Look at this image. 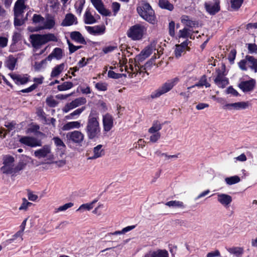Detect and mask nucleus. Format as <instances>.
<instances>
[{"label": "nucleus", "mask_w": 257, "mask_h": 257, "mask_svg": "<svg viewBox=\"0 0 257 257\" xmlns=\"http://www.w3.org/2000/svg\"><path fill=\"white\" fill-rule=\"evenodd\" d=\"M104 152L102 149V145H98L93 149V155L89 158V159L94 160L101 157L104 155Z\"/></svg>", "instance_id": "c85d7f7f"}, {"label": "nucleus", "mask_w": 257, "mask_h": 257, "mask_svg": "<svg viewBox=\"0 0 257 257\" xmlns=\"http://www.w3.org/2000/svg\"><path fill=\"white\" fill-rule=\"evenodd\" d=\"M23 231L20 230L19 231H18L15 235L13 236V237L7 240L5 242V244L6 245H8L11 243H12L17 237H21V240H23V238H22V235H23Z\"/></svg>", "instance_id": "49530a36"}, {"label": "nucleus", "mask_w": 257, "mask_h": 257, "mask_svg": "<svg viewBox=\"0 0 257 257\" xmlns=\"http://www.w3.org/2000/svg\"><path fill=\"white\" fill-rule=\"evenodd\" d=\"M120 4L117 2H113L112 4V9L114 13V15L115 16L120 9Z\"/></svg>", "instance_id": "774afa93"}, {"label": "nucleus", "mask_w": 257, "mask_h": 257, "mask_svg": "<svg viewBox=\"0 0 257 257\" xmlns=\"http://www.w3.org/2000/svg\"><path fill=\"white\" fill-rule=\"evenodd\" d=\"M63 57V52L61 48H55L52 53L46 58V60L50 61L53 58L57 60L61 59Z\"/></svg>", "instance_id": "b1692460"}, {"label": "nucleus", "mask_w": 257, "mask_h": 257, "mask_svg": "<svg viewBox=\"0 0 257 257\" xmlns=\"http://www.w3.org/2000/svg\"><path fill=\"white\" fill-rule=\"evenodd\" d=\"M48 61L46 60V58L44 60H43L41 62H36L34 64V68L37 71H40L43 69H44L46 65V62Z\"/></svg>", "instance_id": "8fccbe9b"}, {"label": "nucleus", "mask_w": 257, "mask_h": 257, "mask_svg": "<svg viewBox=\"0 0 257 257\" xmlns=\"http://www.w3.org/2000/svg\"><path fill=\"white\" fill-rule=\"evenodd\" d=\"M11 77L17 84H24L28 81V78L26 76L13 74Z\"/></svg>", "instance_id": "7c9ffc66"}, {"label": "nucleus", "mask_w": 257, "mask_h": 257, "mask_svg": "<svg viewBox=\"0 0 257 257\" xmlns=\"http://www.w3.org/2000/svg\"><path fill=\"white\" fill-rule=\"evenodd\" d=\"M189 43L190 42L187 40L179 45H176L174 51L176 57L179 58L182 54H185L187 50H189V48L188 46Z\"/></svg>", "instance_id": "dca6fc26"}, {"label": "nucleus", "mask_w": 257, "mask_h": 257, "mask_svg": "<svg viewBox=\"0 0 257 257\" xmlns=\"http://www.w3.org/2000/svg\"><path fill=\"white\" fill-rule=\"evenodd\" d=\"M203 86H205L206 87H209L210 86V84L207 82V78L205 75L202 76L197 83H196L194 85H192V86L188 87L187 89L188 90H189L191 88H194L196 86L202 87Z\"/></svg>", "instance_id": "2f4dec72"}, {"label": "nucleus", "mask_w": 257, "mask_h": 257, "mask_svg": "<svg viewBox=\"0 0 257 257\" xmlns=\"http://www.w3.org/2000/svg\"><path fill=\"white\" fill-rule=\"evenodd\" d=\"M116 49H117V46H114V45H113V46H106V47H104L102 49V51L104 52V53L107 54V53H108L112 52L113 51H114Z\"/></svg>", "instance_id": "e2e57ef3"}, {"label": "nucleus", "mask_w": 257, "mask_h": 257, "mask_svg": "<svg viewBox=\"0 0 257 257\" xmlns=\"http://www.w3.org/2000/svg\"><path fill=\"white\" fill-rule=\"evenodd\" d=\"M70 38L75 42L81 44H86V42L82 34L78 31H74L70 33Z\"/></svg>", "instance_id": "a878e982"}, {"label": "nucleus", "mask_w": 257, "mask_h": 257, "mask_svg": "<svg viewBox=\"0 0 257 257\" xmlns=\"http://www.w3.org/2000/svg\"><path fill=\"white\" fill-rule=\"evenodd\" d=\"M33 22L34 23H40L44 21V19L40 15L34 14L33 17Z\"/></svg>", "instance_id": "13d9d810"}, {"label": "nucleus", "mask_w": 257, "mask_h": 257, "mask_svg": "<svg viewBox=\"0 0 257 257\" xmlns=\"http://www.w3.org/2000/svg\"><path fill=\"white\" fill-rule=\"evenodd\" d=\"M248 106V103L244 101L228 103L225 105V107L229 110L232 109L235 110L243 109L246 108Z\"/></svg>", "instance_id": "4be33fe9"}, {"label": "nucleus", "mask_w": 257, "mask_h": 257, "mask_svg": "<svg viewBox=\"0 0 257 257\" xmlns=\"http://www.w3.org/2000/svg\"><path fill=\"white\" fill-rule=\"evenodd\" d=\"M85 109V106H82L81 108H78L72 113H70L69 115L66 116V118L67 119L76 118Z\"/></svg>", "instance_id": "f704fd0d"}, {"label": "nucleus", "mask_w": 257, "mask_h": 257, "mask_svg": "<svg viewBox=\"0 0 257 257\" xmlns=\"http://www.w3.org/2000/svg\"><path fill=\"white\" fill-rule=\"evenodd\" d=\"M137 11L139 16L149 23L155 24L156 23L155 12L149 4H142L137 7Z\"/></svg>", "instance_id": "f03ea898"}, {"label": "nucleus", "mask_w": 257, "mask_h": 257, "mask_svg": "<svg viewBox=\"0 0 257 257\" xmlns=\"http://www.w3.org/2000/svg\"><path fill=\"white\" fill-rule=\"evenodd\" d=\"M46 102L47 104L51 107H55L58 104L57 101L52 96L48 97Z\"/></svg>", "instance_id": "603ef678"}, {"label": "nucleus", "mask_w": 257, "mask_h": 257, "mask_svg": "<svg viewBox=\"0 0 257 257\" xmlns=\"http://www.w3.org/2000/svg\"><path fill=\"white\" fill-rule=\"evenodd\" d=\"M66 64L62 63L57 65L53 69L51 73V77L52 78L58 77L65 69Z\"/></svg>", "instance_id": "bb28decb"}, {"label": "nucleus", "mask_w": 257, "mask_h": 257, "mask_svg": "<svg viewBox=\"0 0 257 257\" xmlns=\"http://www.w3.org/2000/svg\"><path fill=\"white\" fill-rule=\"evenodd\" d=\"M191 31L187 28H184L182 30H180L179 32V38H187L189 37L191 38Z\"/></svg>", "instance_id": "c03bdc74"}, {"label": "nucleus", "mask_w": 257, "mask_h": 257, "mask_svg": "<svg viewBox=\"0 0 257 257\" xmlns=\"http://www.w3.org/2000/svg\"><path fill=\"white\" fill-rule=\"evenodd\" d=\"M32 204V203L28 202L26 199L24 198L23 199V203L19 207V210H26L27 208Z\"/></svg>", "instance_id": "bf43d9fd"}, {"label": "nucleus", "mask_w": 257, "mask_h": 257, "mask_svg": "<svg viewBox=\"0 0 257 257\" xmlns=\"http://www.w3.org/2000/svg\"><path fill=\"white\" fill-rule=\"evenodd\" d=\"M146 28L141 24H136L131 27L127 33V36L133 40H141L146 32Z\"/></svg>", "instance_id": "39448f33"}, {"label": "nucleus", "mask_w": 257, "mask_h": 257, "mask_svg": "<svg viewBox=\"0 0 257 257\" xmlns=\"http://www.w3.org/2000/svg\"><path fill=\"white\" fill-rule=\"evenodd\" d=\"M85 131L89 140L96 141L100 138L101 128L99 117L95 111H91L88 115Z\"/></svg>", "instance_id": "f257e3e1"}, {"label": "nucleus", "mask_w": 257, "mask_h": 257, "mask_svg": "<svg viewBox=\"0 0 257 257\" xmlns=\"http://www.w3.org/2000/svg\"><path fill=\"white\" fill-rule=\"evenodd\" d=\"M31 42L32 46L36 49L50 41L57 42L58 39L53 34L45 35L33 34L30 36Z\"/></svg>", "instance_id": "7ed1b4c3"}, {"label": "nucleus", "mask_w": 257, "mask_h": 257, "mask_svg": "<svg viewBox=\"0 0 257 257\" xmlns=\"http://www.w3.org/2000/svg\"><path fill=\"white\" fill-rule=\"evenodd\" d=\"M175 24L173 21H171L169 23V34L172 37H174L175 35Z\"/></svg>", "instance_id": "4d7b16f0"}, {"label": "nucleus", "mask_w": 257, "mask_h": 257, "mask_svg": "<svg viewBox=\"0 0 257 257\" xmlns=\"http://www.w3.org/2000/svg\"><path fill=\"white\" fill-rule=\"evenodd\" d=\"M231 3L232 8L238 9L241 6L243 0H231Z\"/></svg>", "instance_id": "680f3d73"}, {"label": "nucleus", "mask_w": 257, "mask_h": 257, "mask_svg": "<svg viewBox=\"0 0 257 257\" xmlns=\"http://www.w3.org/2000/svg\"><path fill=\"white\" fill-rule=\"evenodd\" d=\"M162 125L158 121L154 122L152 127L149 129V133L150 134L160 133L159 131L161 130Z\"/></svg>", "instance_id": "ea45409f"}, {"label": "nucleus", "mask_w": 257, "mask_h": 257, "mask_svg": "<svg viewBox=\"0 0 257 257\" xmlns=\"http://www.w3.org/2000/svg\"><path fill=\"white\" fill-rule=\"evenodd\" d=\"M228 252L233 254L237 257L240 256L243 253V249L241 247H234L227 249Z\"/></svg>", "instance_id": "a19ab883"}, {"label": "nucleus", "mask_w": 257, "mask_h": 257, "mask_svg": "<svg viewBox=\"0 0 257 257\" xmlns=\"http://www.w3.org/2000/svg\"><path fill=\"white\" fill-rule=\"evenodd\" d=\"M66 138L68 140L72 141L73 143L80 144L84 140V135L81 132L74 131L69 132L66 134Z\"/></svg>", "instance_id": "9b49d317"}, {"label": "nucleus", "mask_w": 257, "mask_h": 257, "mask_svg": "<svg viewBox=\"0 0 257 257\" xmlns=\"http://www.w3.org/2000/svg\"><path fill=\"white\" fill-rule=\"evenodd\" d=\"M146 257H169V253L165 249H158L150 252Z\"/></svg>", "instance_id": "cd10ccee"}, {"label": "nucleus", "mask_w": 257, "mask_h": 257, "mask_svg": "<svg viewBox=\"0 0 257 257\" xmlns=\"http://www.w3.org/2000/svg\"><path fill=\"white\" fill-rule=\"evenodd\" d=\"M5 125L7 128H1L0 130V135L3 138H5L8 133L15 128V123L13 122H6Z\"/></svg>", "instance_id": "c756f323"}, {"label": "nucleus", "mask_w": 257, "mask_h": 257, "mask_svg": "<svg viewBox=\"0 0 257 257\" xmlns=\"http://www.w3.org/2000/svg\"><path fill=\"white\" fill-rule=\"evenodd\" d=\"M29 15V13H28L26 15V17L25 19L23 18V15L17 16V15H14V25L15 27L17 26H21L23 25L25 20L27 19V17Z\"/></svg>", "instance_id": "c9c22d12"}, {"label": "nucleus", "mask_w": 257, "mask_h": 257, "mask_svg": "<svg viewBox=\"0 0 257 257\" xmlns=\"http://www.w3.org/2000/svg\"><path fill=\"white\" fill-rule=\"evenodd\" d=\"M105 27L104 26H95L94 35H101L104 33Z\"/></svg>", "instance_id": "6e6d98bb"}, {"label": "nucleus", "mask_w": 257, "mask_h": 257, "mask_svg": "<svg viewBox=\"0 0 257 257\" xmlns=\"http://www.w3.org/2000/svg\"><path fill=\"white\" fill-rule=\"evenodd\" d=\"M86 103V99L84 97H79L76 98L71 102L67 103L63 108V111L66 113L68 112L70 110L79 106L83 105Z\"/></svg>", "instance_id": "f8f14e48"}, {"label": "nucleus", "mask_w": 257, "mask_h": 257, "mask_svg": "<svg viewBox=\"0 0 257 257\" xmlns=\"http://www.w3.org/2000/svg\"><path fill=\"white\" fill-rule=\"evenodd\" d=\"M151 134L152 135L150 136V140L152 143L156 142L160 138V133H154Z\"/></svg>", "instance_id": "338daca9"}, {"label": "nucleus", "mask_w": 257, "mask_h": 257, "mask_svg": "<svg viewBox=\"0 0 257 257\" xmlns=\"http://www.w3.org/2000/svg\"><path fill=\"white\" fill-rule=\"evenodd\" d=\"M76 17L72 14H68L65 16V19L62 23L63 26H70L77 24Z\"/></svg>", "instance_id": "5701e85b"}, {"label": "nucleus", "mask_w": 257, "mask_h": 257, "mask_svg": "<svg viewBox=\"0 0 257 257\" xmlns=\"http://www.w3.org/2000/svg\"><path fill=\"white\" fill-rule=\"evenodd\" d=\"M219 2L216 0L214 3L206 2L204 6L206 11L210 15H213L219 12L220 7Z\"/></svg>", "instance_id": "6ab92c4d"}, {"label": "nucleus", "mask_w": 257, "mask_h": 257, "mask_svg": "<svg viewBox=\"0 0 257 257\" xmlns=\"http://www.w3.org/2000/svg\"><path fill=\"white\" fill-rule=\"evenodd\" d=\"M80 121H73L68 122L62 127V130L64 131H67L72 129L77 128L78 129L81 126Z\"/></svg>", "instance_id": "393cba45"}, {"label": "nucleus", "mask_w": 257, "mask_h": 257, "mask_svg": "<svg viewBox=\"0 0 257 257\" xmlns=\"http://www.w3.org/2000/svg\"><path fill=\"white\" fill-rule=\"evenodd\" d=\"M55 145L59 149H62L66 148L65 144L62 140L59 137H54L52 139Z\"/></svg>", "instance_id": "de8ad7c7"}, {"label": "nucleus", "mask_w": 257, "mask_h": 257, "mask_svg": "<svg viewBox=\"0 0 257 257\" xmlns=\"http://www.w3.org/2000/svg\"><path fill=\"white\" fill-rule=\"evenodd\" d=\"M84 0H79L75 5V8L76 9V13L78 14H81L84 7Z\"/></svg>", "instance_id": "09e8293b"}, {"label": "nucleus", "mask_w": 257, "mask_h": 257, "mask_svg": "<svg viewBox=\"0 0 257 257\" xmlns=\"http://www.w3.org/2000/svg\"><path fill=\"white\" fill-rule=\"evenodd\" d=\"M17 60L13 56H10L6 62V66L10 70H13L15 67Z\"/></svg>", "instance_id": "4c0bfd02"}, {"label": "nucleus", "mask_w": 257, "mask_h": 257, "mask_svg": "<svg viewBox=\"0 0 257 257\" xmlns=\"http://www.w3.org/2000/svg\"><path fill=\"white\" fill-rule=\"evenodd\" d=\"M95 87L98 91H105L107 89V84L105 82H98L95 83Z\"/></svg>", "instance_id": "3c124183"}, {"label": "nucleus", "mask_w": 257, "mask_h": 257, "mask_svg": "<svg viewBox=\"0 0 257 257\" xmlns=\"http://www.w3.org/2000/svg\"><path fill=\"white\" fill-rule=\"evenodd\" d=\"M73 83L71 82H65L57 86L59 91H65L73 87Z\"/></svg>", "instance_id": "a18cd8bd"}, {"label": "nucleus", "mask_w": 257, "mask_h": 257, "mask_svg": "<svg viewBox=\"0 0 257 257\" xmlns=\"http://www.w3.org/2000/svg\"><path fill=\"white\" fill-rule=\"evenodd\" d=\"M90 1L94 7L100 14L105 16H110V12L104 8L102 0H90Z\"/></svg>", "instance_id": "2eb2a0df"}, {"label": "nucleus", "mask_w": 257, "mask_h": 257, "mask_svg": "<svg viewBox=\"0 0 257 257\" xmlns=\"http://www.w3.org/2000/svg\"><path fill=\"white\" fill-rule=\"evenodd\" d=\"M113 118L111 115L106 113L102 116V124L103 131L108 132L111 130L113 126Z\"/></svg>", "instance_id": "4468645a"}, {"label": "nucleus", "mask_w": 257, "mask_h": 257, "mask_svg": "<svg viewBox=\"0 0 257 257\" xmlns=\"http://www.w3.org/2000/svg\"><path fill=\"white\" fill-rule=\"evenodd\" d=\"M238 65L239 68L243 71H246L248 66L254 73L257 72V59L253 56H246L245 59L240 60Z\"/></svg>", "instance_id": "423d86ee"}, {"label": "nucleus", "mask_w": 257, "mask_h": 257, "mask_svg": "<svg viewBox=\"0 0 257 257\" xmlns=\"http://www.w3.org/2000/svg\"><path fill=\"white\" fill-rule=\"evenodd\" d=\"M84 21L85 24H92L96 22V20L94 17L90 13L89 10L87 9L84 15Z\"/></svg>", "instance_id": "473e14b6"}, {"label": "nucleus", "mask_w": 257, "mask_h": 257, "mask_svg": "<svg viewBox=\"0 0 257 257\" xmlns=\"http://www.w3.org/2000/svg\"><path fill=\"white\" fill-rule=\"evenodd\" d=\"M108 76L112 78L118 79L121 77V74L119 73H116L113 71L109 70L108 72Z\"/></svg>", "instance_id": "69168bd1"}, {"label": "nucleus", "mask_w": 257, "mask_h": 257, "mask_svg": "<svg viewBox=\"0 0 257 257\" xmlns=\"http://www.w3.org/2000/svg\"><path fill=\"white\" fill-rule=\"evenodd\" d=\"M28 0H17L14 8V15L17 16L23 15L25 10L27 8L25 3Z\"/></svg>", "instance_id": "a211bd4d"}, {"label": "nucleus", "mask_w": 257, "mask_h": 257, "mask_svg": "<svg viewBox=\"0 0 257 257\" xmlns=\"http://www.w3.org/2000/svg\"><path fill=\"white\" fill-rule=\"evenodd\" d=\"M155 50L156 48L155 44H151L142 51L141 53L137 56V59L139 61H143L150 56L153 52Z\"/></svg>", "instance_id": "f3484780"}, {"label": "nucleus", "mask_w": 257, "mask_h": 257, "mask_svg": "<svg viewBox=\"0 0 257 257\" xmlns=\"http://www.w3.org/2000/svg\"><path fill=\"white\" fill-rule=\"evenodd\" d=\"M214 82L218 87L221 88L225 87L228 84L227 78L224 76L220 70L214 79Z\"/></svg>", "instance_id": "412c9836"}, {"label": "nucleus", "mask_w": 257, "mask_h": 257, "mask_svg": "<svg viewBox=\"0 0 257 257\" xmlns=\"http://www.w3.org/2000/svg\"><path fill=\"white\" fill-rule=\"evenodd\" d=\"M180 81V78L176 77L168 80L158 89L152 93L151 97L156 98L170 91Z\"/></svg>", "instance_id": "20e7f679"}, {"label": "nucleus", "mask_w": 257, "mask_h": 257, "mask_svg": "<svg viewBox=\"0 0 257 257\" xmlns=\"http://www.w3.org/2000/svg\"><path fill=\"white\" fill-rule=\"evenodd\" d=\"M19 141L21 144L32 148L42 146L41 141L35 137L28 136L22 137Z\"/></svg>", "instance_id": "1a4fd4ad"}, {"label": "nucleus", "mask_w": 257, "mask_h": 257, "mask_svg": "<svg viewBox=\"0 0 257 257\" xmlns=\"http://www.w3.org/2000/svg\"><path fill=\"white\" fill-rule=\"evenodd\" d=\"M3 166L1 171L4 174L15 175V159L10 155H5L3 157Z\"/></svg>", "instance_id": "0eeeda50"}, {"label": "nucleus", "mask_w": 257, "mask_h": 257, "mask_svg": "<svg viewBox=\"0 0 257 257\" xmlns=\"http://www.w3.org/2000/svg\"><path fill=\"white\" fill-rule=\"evenodd\" d=\"M159 5L162 9L169 11H172L174 9L173 5L170 3L168 0H159Z\"/></svg>", "instance_id": "e433bc0d"}, {"label": "nucleus", "mask_w": 257, "mask_h": 257, "mask_svg": "<svg viewBox=\"0 0 257 257\" xmlns=\"http://www.w3.org/2000/svg\"><path fill=\"white\" fill-rule=\"evenodd\" d=\"M127 62V60L126 59H123L122 60H120L119 61V64H120V67H121L120 70L121 71H123L122 67H124V69L125 71L127 72V74H128V76L130 78H133L134 77H136L137 72V68H135V70L134 68L131 65L130 68H127V66L125 65Z\"/></svg>", "instance_id": "aec40b11"}, {"label": "nucleus", "mask_w": 257, "mask_h": 257, "mask_svg": "<svg viewBox=\"0 0 257 257\" xmlns=\"http://www.w3.org/2000/svg\"><path fill=\"white\" fill-rule=\"evenodd\" d=\"M166 205L173 208H183L184 207V203L180 201L172 200L167 202L165 204Z\"/></svg>", "instance_id": "58836bf2"}, {"label": "nucleus", "mask_w": 257, "mask_h": 257, "mask_svg": "<svg viewBox=\"0 0 257 257\" xmlns=\"http://www.w3.org/2000/svg\"><path fill=\"white\" fill-rule=\"evenodd\" d=\"M73 203L72 202H69L68 203H66L62 206H60L59 207L57 210L55 211V213H57L59 211H64L66 210L67 209L71 208L73 206Z\"/></svg>", "instance_id": "864d4df0"}, {"label": "nucleus", "mask_w": 257, "mask_h": 257, "mask_svg": "<svg viewBox=\"0 0 257 257\" xmlns=\"http://www.w3.org/2000/svg\"><path fill=\"white\" fill-rule=\"evenodd\" d=\"M240 181V178L237 176H233L230 177H227L225 179V182L228 185H231L237 183Z\"/></svg>", "instance_id": "37998d69"}, {"label": "nucleus", "mask_w": 257, "mask_h": 257, "mask_svg": "<svg viewBox=\"0 0 257 257\" xmlns=\"http://www.w3.org/2000/svg\"><path fill=\"white\" fill-rule=\"evenodd\" d=\"M34 156L38 159L46 158L47 160L51 161L53 159L50 145H44L42 148L34 152Z\"/></svg>", "instance_id": "6e6552de"}, {"label": "nucleus", "mask_w": 257, "mask_h": 257, "mask_svg": "<svg viewBox=\"0 0 257 257\" xmlns=\"http://www.w3.org/2000/svg\"><path fill=\"white\" fill-rule=\"evenodd\" d=\"M55 24L54 20L53 19H49L46 21L45 27L47 29H51L54 26Z\"/></svg>", "instance_id": "052dcab7"}, {"label": "nucleus", "mask_w": 257, "mask_h": 257, "mask_svg": "<svg viewBox=\"0 0 257 257\" xmlns=\"http://www.w3.org/2000/svg\"><path fill=\"white\" fill-rule=\"evenodd\" d=\"M181 22L186 26L193 28L196 25V23L190 19L188 16L184 15L181 17Z\"/></svg>", "instance_id": "72a5a7b5"}, {"label": "nucleus", "mask_w": 257, "mask_h": 257, "mask_svg": "<svg viewBox=\"0 0 257 257\" xmlns=\"http://www.w3.org/2000/svg\"><path fill=\"white\" fill-rule=\"evenodd\" d=\"M67 44L69 46V52L70 54H72V53L75 52L77 50L82 48L81 46H76L74 45L69 40H67Z\"/></svg>", "instance_id": "5fc2aeb1"}, {"label": "nucleus", "mask_w": 257, "mask_h": 257, "mask_svg": "<svg viewBox=\"0 0 257 257\" xmlns=\"http://www.w3.org/2000/svg\"><path fill=\"white\" fill-rule=\"evenodd\" d=\"M216 195L217 202L223 207L227 208L230 205L232 201V198L230 195L221 193H217Z\"/></svg>", "instance_id": "ddd939ff"}, {"label": "nucleus", "mask_w": 257, "mask_h": 257, "mask_svg": "<svg viewBox=\"0 0 257 257\" xmlns=\"http://www.w3.org/2000/svg\"><path fill=\"white\" fill-rule=\"evenodd\" d=\"M256 84V81L253 78H250L248 80H243L238 84V87L244 93L252 91Z\"/></svg>", "instance_id": "9d476101"}, {"label": "nucleus", "mask_w": 257, "mask_h": 257, "mask_svg": "<svg viewBox=\"0 0 257 257\" xmlns=\"http://www.w3.org/2000/svg\"><path fill=\"white\" fill-rule=\"evenodd\" d=\"M26 164L24 163L23 162H20L17 165H15V175H16L21 170H23Z\"/></svg>", "instance_id": "0e129e2a"}, {"label": "nucleus", "mask_w": 257, "mask_h": 257, "mask_svg": "<svg viewBox=\"0 0 257 257\" xmlns=\"http://www.w3.org/2000/svg\"><path fill=\"white\" fill-rule=\"evenodd\" d=\"M97 201V200H94L89 203L83 204L80 206L77 211L81 210H90L93 208L94 204Z\"/></svg>", "instance_id": "79ce46f5"}]
</instances>
